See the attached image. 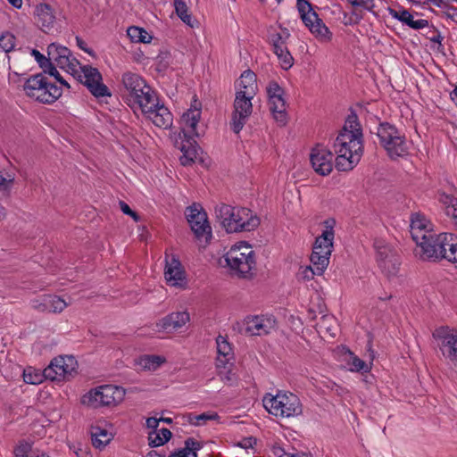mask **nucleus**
I'll return each mask as SVG.
<instances>
[{"label":"nucleus","mask_w":457,"mask_h":457,"mask_svg":"<svg viewBox=\"0 0 457 457\" xmlns=\"http://www.w3.org/2000/svg\"><path fill=\"white\" fill-rule=\"evenodd\" d=\"M336 167L339 170H353L363 154V134L356 115H349L334 143Z\"/></svg>","instance_id":"obj_1"},{"label":"nucleus","mask_w":457,"mask_h":457,"mask_svg":"<svg viewBox=\"0 0 457 457\" xmlns=\"http://www.w3.org/2000/svg\"><path fill=\"white\" fill-rule=\"evenodd\" d=\"M220 265L237 278L251 279L256 273L257 256L251 244L238 241L223 254Z\"/></svg>","instance_id":"obj_2"},{"label":"nucleus","mask_w":457,"mask_h":457,"mask_svg":"<svg viewBox=\"0 0 457 457\" xmlns=\"http://www.w3.org/2000/svg\"><path fill=\"white\" fill-rule=\"evenodd\" d=\"M215 215L228 233L250 232L261 223L259 216L245 207L220 204L215 207Z\"/></svg>","instance_id":"obj_3"},{"label":"nucleus","mask_w":457,"mask_h":457,"mask_svg":"<svg viewBox=\"0 0 457 457\" xmlns=\"http://www.w3.org/2000/svg\"><path fill=\"white\" fill-rule=\"evenodd\" d=\"M121 84L123 99L135 113H137V110L145 104H149L151 98L156 95L145 79L137 73H123Z\"/></svg>","instance_id":"obj_4"},{"label":"nucleus","mask_w":457,"mask_h":457,"mask_svg":"<svg viewBox=\"0 0 457 457\" xmlns=\"http://www.w3.org/2000/svg\"><path fill=\"white\" fill-rule=\"evenodd\" d=\"M262 403L265 410L277 418L296 417L303 412L299 397L287 391H278L276 395L266 394Z\"/></svg>","instance_id":"obj_5"},{"label":"nucleus","mask_w":457,"mask_h":457,"mask_svg":"<svg viewBox=\"0 0 457 457\" xmlns=\"http://www.w3.org/2000/svg\"><path fill=\"white\" fill-rule=\"evenodd\" d=\"M335 224L336 221L333 219L325 220L321 235L315 240L311 255V262L312 267L316 269L317 276H321L329 264L335 238Z\"/></svg>","instance_id":"obj_6"},{"label":"nucleus","mask_w":457,"mask_h":457,"mask_svg":"<svg viewBox=\"0 0 457 457\" xmlns=\"http://www.w3.org/2000/svg\"><path fill=\"white\" fill-rule=\"evenodd\" d=\"M125 395L126 391L121 386L102 385L83 395L81 403L94 409L104 406H116L124 400Z\"/></svg>","instance_id":"obj_7"},{"label":"nucleus","mask_w":457,"mask_h":457,"mask_svg":"<svg viewBox=\"0 0 457 457\" xmlns=\"http://www.w3.org/2000/svg\"><path fill=\"white\" fill-rule=\"evenodd\" d=\"M23 89L29 97L42 104H52L62 94L61 87L49 82L42 73L27 79Z\"/></svg>","instance_id":"obj_8"},{"label":"nucleus","mask_w":457,"mask_h":457,"mask_svg":"<svg viewBox=\"0 0 457 457\" xmlns=\"http://www.w3.org/2000/svg\"><path fill=\"white\" fill-rule=\"evenodd\" d=\"M379 143L390 158L404 157L409 153V145L403 134L389 123H381L377 131Z\"/></svg>","instance_id":"obj_9"},{"label":"nucleus","mask_w":457,"mask_h":457,"mask_svg":"<svg viewBox=\"0 0 457 457\" xmlns=\"http://www.w3.org/2000/svg\"><path fill=\"white\" fill-rule=\"evenodd\" d=\"M452 240V234H430V237L416 244L415 254L425 261L445 259L447 245Z\"/></svg>","instance_id":"obj_10"},{"label":"nucleus","mask_w":457,"mask_h":457,"mask_svg":"<svg viewBox=\"0 0 457 457\" xmlns=\"http://www.w3.org/2000/svg\"><path fill=\"white\" fill-rule=\"evenodd\" d=\"M71 75L82 83L96 98L102 99L112 96L111 90L104 83L102 74L96 68L79 63V68L76 67V72Z\"/></svg>","instance_id":"obj_11"},{"label":"nucleus","mask_w":457,"mask_h":457,"mask_svg":"<svg viewBox=\"0 0 457 457\" xmlns=\"http://www.w3.org/2000/svg\"><path fill=\"white\" fill-rule=\"evenodd\" d=\"M297 9L303 23L319 41L328 43L332 40V32L312 10L308 1L297 0Z\"/></svg>","instance_id":"obj_12"},{"label":"nucleus","mask_w":457,"mask_h":457,"mask_svg":"<svg viewBox=\"0 0 457 457\" xmlns=\"http://www.w3.org/2000/svg\"><path fill=\"white\" fill-rule=\"evenodd\" d=\"M217 357L215 368L219 378L224 383L232 384L236 378L232 371L234 353L231 345L225 337L216 338Z\"/></svg>","instance_id":"obj_13"},{"label":"nucleus","mask_w":457,"mask_h":457,"mask_svg":"<svg viewBox=\"0 0 457 457\" xmlns=\"http://www.w3.org/2000/svg\"><path fill=\"white\" fill-rule=\"evenodd\" d=\"M186 217L200 247H205L212 237L206 212L201 206L194 204L187 208Z\"/></svg>","instance_id":"obj_14"},{"label":"nucleus","mask_w":457,"mask_h":457,"mask_svg":"<svg viewBox=\"0 0 457 457\" xmlns=\"http://www.w3.org/2000/svg\"><path fill=\"white\" fill-rule=\"evenodd\" d=\"M201 118L202 104L195 99L180 117V129L185 137H198L204 133V124Z\"/></svg>","instance_id":"obj_15"},{"label":"nucleus","mask_w":457,"mask_h":457,"mask_svg":"<svg viewBox=\"0 0 457 457\" xmlns=\"http://www.w3.org/2000/svg\"><path fill=\"white\" fill-rule=\"evenodd\" d=\"M147 120L158 128L167 129L172 126L173 116L170 110L160 101L157 94L151 98L149 104L137 110Z\"/></svg>","instance_id":"obj_16"},{"label":"nucleus","mask_w":457,"mask_h":457,"mask_svg":"<svg viewBox=\"0 0 457 457\" xmlns=\"http://www.w3.org/2000/svg\"><path fill=\"white\" fill-rule=\"evenodd\" d=\"M266 94L269 109L273 119L279 125H285L287 120V102L285 90L276 81H270L266 87Z\"/></svg>","instance_id":"obj_17"},{"label":"nucleus","mask_w":457,"mask_h":457,"mask_svg":"<svg viewBox=\"0 0 457 457\" xmlns=\"http://www.w3.org/2000/svg\"><path fill=\"white\" fill-rule=\"evenodd\" d=\"M46 369L47 379L57 382L70 380L77 373L78 361L72 355H59Z\"/></svg>","instance_id":"obj_18"},{"label":"nucleus","mask_w":457,"mask_h":457,"mask_svg":"<svg viewBox=\"0 0 457 457\" xmlns=\"http://www.w3.org/2000/svg\"><path fill=\"white\" fill-rule=\"evenodd\" d=\"M374 250L378 267L388 277L395 276L399 269V260L395 249L383 238H376Z\"/></svg>","instance_id":"obj_19"},{"label":"nucleus","mask_w":457,"mask_h":457,"mask_svg":"<svg viewBox=\"0 0 457 457\" xmlns=\"http://www.w3.org/2000/svg\"><path fill=\"white\" fill-rule=\"evenodd\" d=\"M47 55L50 62H54L60 69L67 73L76 72V67L79 68V61L74 58L71 51L57 43H52L47 46Z\"/></svg>","instance_id":"obj_20"},{"label":"nucleus","mask_w":457,"mask_h":457,"mask_svg":"<svg viewBox=\"0 0 457 457\" xmlns=\"http://www.w3.org/2000/svg\"><path fill=\"white\" fill-rule=\"evenodd\" d=\"M434 336L440 342L443 356L454 367H457V329L441 328Z\"/></svg>","instance_id":"obj_21"},{"label":"nucleus","mask_w":457,"mask_h":457,"mask_svg":"<svg viewBox=\"0 0 457 457\" xmlns=\"http://www.w3.org/2000/svg\"><path fill=\"white\" fill-rule=\"evenodd\" d=\"M253 98L235 96L234 110L231 118V128L235 133H239L246 123L253 112L252 100Z\"/></svg>","instance_id":"obj_22"},{"label":"nucleus","mask_w":457,"mask_h":457,"mask_svg":"<svg viewBox=\"0 0 457 457\" xmlns=\"http://www.w3.org/2000/svg\"><path fill=\"white\" fill-rule=\"evenodd\" d=\"M164 278L170 287L185 289L187 287V278L185 270L179 258L174 255L166 256Z\"/></svg>","instance_id":"obj_23"},{"label":"nucleus","mask_w":457,"mask_h":457,"mask_svg":"<svg viewBox=\"0 0 457 457\" xmlns=\"http://www.w3.org/2000/svg\"><path fill=\"white\" fill-rule=\"evenodd\" d=\"M333 157L327 147L318 145L310 153V162L317 174L327 176L333 170Z\"/></svg>","instance_id":"obj_24"},{"label":"nucleus","mask_w":457,"mask_h":457,"mask_svg":"<svg viewBox=\"0 0 457 457\" xmlns=\"http://www.w3.org/2000/svg\"><path fill=\"white\" fill-rule=\"evenodd\" d=\"M243 330L251 336L269 334L276 327V320L272 316H248L243 320Z\"/></svg>","instance_id":"obj_25"},{"label":"nucleus","mask_w":457,"mask_h":457,"mask_svg":"<svg viewBox=\"0 0 457 457\" xmlns=\"http://www.w3.org/2000/svg\"><path fill=\"white\" fill-rule=\"evenodd\" d=\"M92 445L95 448L104 450L113 439V425L106 421H97L90 428Z\"/></svg>","instance_id":"obj_26"},{"label":"nucleus","mask_w":457,"mask_h":457,"mask_svg":"<svg viewBox=\"0 0 457 457\" xmlns=\"http://www.w3.org/2000/svg\"><path fill=\"white\" fill-rule=\"evenodd\" d=\"M410 227L412 239L416 244L435 233L432 222L420 212L411 215Z\"/></svg>","instance_id":"obj_27"},{"label":"nucleus","mask_w":457,"mask_h":457,"mask_svg":"<svg viewBox=\"0 0 457 457\" xmlns=\"http://www.w3.org/2000/svg\"><path fill=\"white\" fill-rule=\"evenodd\" d=\"M190 320V314L187 311H178L170 312L156 322L159 331H177L185 327Z\"/></svg>","instance_id":"obj_28"},{"label":"nucleus","mask_w":457,"mask_h":457,"mask_svg":"<svg viewBox=\"0 0 457 457\" xmlns=\"http://www.w3.org/2000/svg\"><path fill=\"white\" fill-rule=\"evenodd\" d=\"M235 96L254 98L258 92L257 77L250 70L245 71L235 83Z\"/></svg>","instance_id":"obj_29"},{"label":"nucleus","mask_w":457,"mask_h":457,"mask_svg":"<svg viewBox=\"0 0 457 457\" xmlns=\"http://www.w3.org/2000/svg\"><path fill=\"white\" fill-rule=\"evenodd\" d=\"M35 19L40 29L48 33L54 29L56 18L50 5L39 4L35 9Z\"/></svg>","instance_id":"obj_30"},{"label":"nucleus","mask_w":457,"mask_h":457,"mask_svg":"<svg viewBox=\"0 0 457 457\" xmlns=\"http://www.w3.org/2000/svg\"><path fill=\"white\" fill-rule=\"evenodd\" d=\"M193 138L187 137L181 143L176 142V146L181 151L182 154L179 157L182 165H190L195 162L201 152L200 147L197 144L192 140Z\"/></svg>","instance_id":"obj_31"},{"label":"nucleus","mask_w":457,"mask_h":457,"mask_svg":"<svg viewBox=\"0 0 457 457\" xmlns=\"http://www.w3.org/2000/svg\"><path fill=\"white\" fill-rule=\"evenodd\" d=\"M67 306L66 301L57 295H45L42 299L35 301V307L41 311L61 312Z\"/></svg>","instance_id":"obj_32"},{"label":"nucleus","mask_w":457,"mask_h":457,"mask_svg":"<svg viewBox=\"0 0 457 457\" xmlns=\"http://www.w3.org/2000/svg\"><path fill=\"white\" fill-rule=\"evenodd\" d=\"M390 15L413 29H421L428 26V21L424 19H415L414 15L406 10H389Z\"/></svg>","instance_id":"obj_33"},{"label":"nucleus","mask_w":457,"mask_h":457,"mask_svg":"<svg viewBox=\"0 0 457 457\" xmlns=\"http://www.w3.org/2000/svg\"><path fill=\"white\" fill-rule=\"evenodd\" d=\"M167 359L163 355L145 354L136 360V365L143 370L154 371L166 363Z\"/></svg>","instance_id":"obj_34"},{"label":"nucleus","mask_w":457,"mask_h":457,"mask_svg":"<svg viewBox=\"0 0 457 457\" xmlns=\"http://www.w3.org/2000/svg\"><path fill=\"white\" fill-rule=\"evenodd\" d=\"M127 36L134 44H150L154 38L150 32L138 26L129 27Z\"/></svg>","instance_id":"obj_35"},{"label":"nucleus","mask_w":457,"mask_h":457,"mask_svg":"<svg viewBox=\"0 0 457 457\" xmlns=\"http://www.w3.org/2000/svg\"><path fill=\"white\" fill-rule=\"evenodd\" d=\"M174 6L177 15L185 24L190 28H195L198 26V21L196 19H195L188 12V8L185 0H174Z\"/></svg>","instance_id":"obj_36"},{"label":"nucleus","mask_w":457,"mask_h":457,"mask_svg":"<svg viewBox=\"0 0 457 457\" xmlns=\"http://www.w3.org/2000/svg\"><path fill=\"white\" fill-rule=\"evenodd\" d=\"M46 378V369L41 371L38 369L29 366L23 370V380L27 384L38 385Z\"/></svg>","instance_id":"obj_37"},{"label":"nucleus","mask_w":457,"mask_h":457,"mask_svg":"<svg viewBox=\"0 0 457 457\" xmlns=\"http://www.w3.org/2000/svg\"><path fill=\"white\" fill-rule=\"evenodd\" d=\"M171 437V432L168 428L157 429V431H149L148 440L152 447L163 445Z\"/></svg>","instance_id":"obj_38"},{"label":"nucleus","mask_w":457,"mask_h":457,"mask_svg":"<svg viewBox=\"0 0 457 457\" xmlns=\"http://www.w3.org/2000/svg\"><path fill=\"white\" fill-rule=\"evenodd\" d=\"M345 361L352 372H369L371 369V363L363 361L351 352L348 353Z\"/></svg>","instance_id":"obj_39"},{"label":"nucleus","mask_w":457,"mask_h":457,"mask_svg":"<svg viewBox=\"0 0 457 457\" xmlns=\"http://www.w3.org/2000/svg\"><path fill=\"white\" fill-rule=\"evenodd\" d=\"M186 419L187 421L193 426H202L209 420H218L220 417L216 412L211 411L198 415L189 413L187 415Z\"/></svg>","instance_id":"obj_40"},{"label":"nucleus","mask_w":457,"mask_h":457,"mask_svg":"<svg viewBox=\"0 0 457 457\" xmlns=\"http://www.w3.org/2000/svg\"><path fill=\"white\" fill-rule=\"evenodd\" d=\"M289 37V32L287 29H280V31H273L269 35V41L273 46L274 50L278 48H283L285 46V42Z\"/></svg>","instance_id":"obj_41"},{"label":"nucleus","mask_w":457,"mask_h":457,"mask_svg":"<svg viewBox=\"0 0 457 457\" xmlns=\"http://www.w3.org/2000/svg\"><path fill=\"white\" fill-rule=\"evenodd\" d=\"M275 54L277 55L280 66L284 70H288L292 67L294 64V59L291 55V54L288 52L287 47L278 48L277 50H274Z\"/></svg>","instance_id":"obj_42"},{"label":"nucleus","mask_w":457,"mask_h":457,"mask_svg":"<svg viewBox=\"0 0 457 457\" xmlns=\"http://www.w3.org/2000/svg\"><path fill=\"white\" fill-rule=\"evenodd\" d=\"M16 45V39L13 34L9 31L0 33V48L4 52L9 53L12 51Z\"/></svg>","instance_id":"obj_43"},{"label":"nucleus","mask_w":457,"mask_h":457,"mask_svg":"<svg viewBox=\"0 0 457 457\" xmlns=\"http://www.w3.org/2000/svg\"><path fill=\"white\" fill-rule=\"evenodd\" d=\"M14 182V176L9 172H0V192L9 191Z\"/></svg>","instance_id":"obj_44"},{"label":"nucleus","mask_w":457,"mask_h":457,"mask_svg":"<svg viewBox=\"0 0 457 457\" xmlns=\"http://www.w3.org/2000/svg\"><path fill=\"white\" fill-rule=\"evenodd\" d=\"M316 275V269L312 266H302L297 272V278L300 280L308 281Z\"/></svg>","instance_id":"obj_45"},{"label":"nucleus","mask_w":457,"mask_h":457,"mask_svg":"<svg viewBox=\"0 0 457 457\" xmlns=\"http://www.w3.org/2000/svg\"><path fill=\"white\" fill-rule=\"evenodd\" d=\"M30 54L35 58V60L43 71L47 67H50L51 62L49 60V56L46 57L44 54H42L39 51L36 49H32Z\"/></svg>","instance_id":"obj_46"},{"label":"nucleus","mask_w":457,"mask_h":457,"mask_svg":"<svg viewBox=\"0 0 457 457\" xmlns=\"http://www.w3.org/2000/svg\"><path fill=\"white\" fill-rule=\"evenodd\" d=\"M449 262L457 263V241H450L446 247L445 257Z\"/></svg>","instance_id":"obj_47"},{"label":"nucleus","mask_w":457,"mask_h":457,"mask_svg":"<svg viewBox=\"0 0 457 457\" xmlns=\"http://www.w3.org/2000/svg\"><path fill=\"white\" fill-rule=\"evenodd\" d=\"M170 61L171 55L169 52H161L157 56L158 69L165 70L170 64Z\"/></svg>","instance_id":"obj_48"},{"label":"nucleus","mask_w":457,"mask_h":457,"mask_svg":"<svg viewBox=\"0 0 457 457\" xmlns=\"http://www.w3.org/2000/svg\"><path fill=\"white\" fill-rule=\"evenodd\" d=\"M45 73H48L50 76L54 77L56 80H58L61 84L65 86L66 87H70L69 84L63 80L59 73V71L56 70V68L54 66V64L51 62L50 67H47L44 70Z\"/></svg>","instance_id":"obj_49"},{"label":"nucleus","mask_w":457,"mask_h":457,"mask_svg":"<svg viewBox=\"0 0 457 457\" xmlns=\"http://www.w3.org/2000/svg\"><path fill=\"white\" fill-rule=\"evenodd\" d=\"M120 207L124 214L130 216L136 222L139 221L140 218L137 213L131 210L126 203L120 202Z\"/></svg>","instance_id":"obj_50"},{"label":"nucleus","mask_w":457,"mask_h":457,"mask_svg":"<svg viewBox=\"0 0 457 457\" xmlns=\"http://www.w3.org/2000/svg\"><path fill=\"white\" fill-rule=\"evenodd\" d=\"M439 201L445 205V211L448 206H452L453 204L457 205V199L449 195L442 194L439 197Z\"/></svg>","instance_id":"obj_51"},{"label":"nucleus","mask_w":457,"mask_h":457,"mask_svg":"<svg viewBox=\"0 0 457 457\" xmlns=\"http://www.w3.org/2000/svg\"><path fill=\"white\" fill-rule=\"evenodd\" d=\"M353 5L361 6L367 10H371L374 6V0H347Z\"/></svg>","instance_id":"obj_52"},{"label":"nucleus","mask_w":457,"mask_h":457,"mask_svg":"<svg viewBox=\"0 0 457 457\" xmlns=\"http://www.w3.org/2000/svg\"><path fill=\"white\" fill-rule=\"evenodd\" d=\"M170 457H196V453L190 449H180L170 455Z\"/></svg>","instance_id":"obj_53"},{"label":"nucleus","mask_w":457,"mask_h":457,"mask_svg":"<svg viewBox=\"0 0 457 457\" xmlns=\"http://www.w3.org/2000/svg\"><path fill=\"white\" fill-rule=\"evenodd\" d=\"M160 422L161 420L154 417H151L146 420V427L147 428L151 429V431H157Z\"/></svg>","instance_id":"obj_54"},{"label":"nucleus","mask_w":457,"mask_h":457,"mask_svg":"<svg viewBox=\"0 0 457 457\" xmlns=\"http://www.w3.org/2000/svg\"><path fill=\"white\" fill-rule=\"evenodd\" d=\"M185 449H190L191 451L196 453V451L201 449V444L199 442L194 441L192 439H188L186 441Z\"/></svg>","instance_id":"obj_55"},{"label":"nucleus","mask_w":457,"mask_h":457,"mask_svg":"<svg viewBox=\"0 0 457 457\" xmlns=\"http://www.w3.org/2000/svg\"><path fill=\"white\" fill-rule=\"evenodd\" d=\"M256 444L255 439L253 437L245 438L238 443V445L242 448L247 449L252 448Z\"/></svg>","instance_id":"obj_56"},{"label":"nucleus","mask_w":457,"mask_h":457,"mask_svg":"<svg viewBox=\"0 0 457 457\" xmlns=\"http://www.w3.org/2000/svg\"><path fill=\"white\" fill-rule=\"evenodd\" d=\"M445 212L453 220L454 223L457 225V205L453 204L452 206H448Z\"/></svg>","instance_id":"obj_57"},{"label":"nucleus","mask_w":457,"mask_h":457,"mask_svg":"<svg viewBox=\"0 0 457 457\" xmlns=\"http://www.w3.org/2000/svg\"><path fill=\"white\" fill-rule=\"evenodd\" d=\"M8 79L11 83H17L20 80V75L16 71H10L8 74Z\"/></svg>","instance_id":"obj_58"},{"label":"nucleus","mask_w":457,"mask_h":457,"mask_svg":"<svg viewBox=\"0 0 457 457\" xmlns=\"http://www.w3.org/2000/svg\"><path fill=\"white\" fill-rule=\"evenodd\" d=\"M278 457H308V456L304 453H290L282 452V453L279 454Z\"/></svg>","instance_id":"obj_59"},{"label":"nucleus","mask_w":457,"mask_h":457,"mask_svg":"<svg viewBox=\"0 0 457 457\" xmlns=\"http://www.w3.org/2000/svg\"><path fill=\"white\" fill-rule=\"evenodd\" d=\"M444 39V37L440 34V33H436V35H434L430 40L432 42H435V43H437V44H441L442 40Z\"/></svg>","instance_id":"obj_60"},{"label":"nucleus","mask_w":457,"mask_h":457,"mask_svg":"<svg viewBox=\"0 0 457 457\" xmlns=\"http://www.w3.org/2000/svg\"><path fill=\"white\" fill-rule=\"evenodd\" d=\"M8 2L17 9H20L22 6V0H8Z\"/></svg>","instance_id":"obj_61"},{"label":"nucleus","mask_w":457,"mask_h":457,"mask_svg":"<svg viewBox=\"0 0 457 457\" xmlns=\"http://www.w3.org/2000/svg\"><path fill=\"white\" fill-rule=\"evenodd\" d=\"M451 97L457 104V86L455 87V88L451 93Z\"/></svg>","instance_id":"obj_62"},{"label":"nucleus","mask_w":457,"mask_h":457,"mask_svg":"<svg viewBox=\"0 0 457 457\" xmlns=\"http://www.w3.org/2000/svg\"><path fill=\"white\" fill-rule=\"evenodd\" d=\"M5 217V210L4 208L0 204V220H3Z\"/></svg>","instance_id":"obj_63"},{"label":"nucleus","mask_w":457,"mask_h":457,"mask_svg":"<svg viewBox=\"0 0 457 457\" xmlns=\"http://www.w3.org/2000/svg\"><path fill=\"white\" fill-rule=\"evenodd\" d=\"M322 320H323V322H328V321L334 320L333 317H329V316H323Z\"/></svg>","instance_id":"obj_64"}]
</instances>
